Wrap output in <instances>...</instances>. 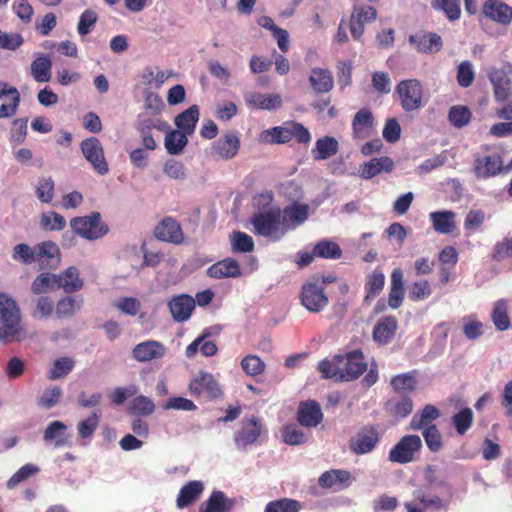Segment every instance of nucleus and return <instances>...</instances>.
I'll use <instances>...</instances> for the list:
<instances>
[{"mask_svg": "<svg viewBox=\"0 0 512 512\" xmlns=\"http://www.w3.org/2000/svg\"><path fill=\"white\" fill-rule=\"evenodd\" d=\"M368 368L362 350L355 349L343 355H335L331 359H323L318 370L325 379L337 382H350L358 379Z\"/></svg>", "mask_w": 512, "mask_h": 512, "instance_id": "obj_1", "label": "nucleus"}, {"mask_svg": "<svg viewBox=\"0 0 512 512\" xmlns=\"http://www.w3.org/2000/svg\"><path fill=\"white\" fill-rule=\"evenodd\" d=\"M27 331L22 324V315L17 302L0 292V342L9 344L21 342Z\"/></svg>", "mask_w": 512, "mask_h": 512, "instance_id": "obj_2", "label": "nucleus"}, {"mask_svg": "<svg viewBox=\"0 0 512 512\" xmlns=\"http://www.w3.org/2000/svg\"><path fill=\"white\" fill-rule=\"evenodd\" d=\"M259 139L265 144H287L293 139L298 144H308L311 134L302 123L287 121L281 126L264 130Z\"/></svg>", "mask_w": 512, "mask_h": 512, "instance_id": "obj_3", "label": "nucleus"}, {"mask_svg": "<svg viewBox=\"0 0 512 512\" xmlns=\"http://www.w3.org/2000/svg\"><path fill=\"white\" fill-rule=\"evenodd\" d=\"M251 223L256 235L272 238L275 241L283 236L281 234V209L278 207L255 213L251 218Z\"/></svg>", "mask_w": 512, "mask_h": 512, "instance_id": "obj_4", "label": "nucleus"}, {"mask_svg": "<svg viewBox=\"0 0 512 512\" xmlns=\"http://www.w3.org/2000/svg\"><path fill=\"white\" fill-rule=\"evenodd\" d=\"M395 93L398 95L400 106L405 112L418 110L425 104L423 101V86L417 79L400 81L396 86Z\"/></svg>", "mask_w": 512, "mask_h": 512, "instance_id": "obj_5", "label": "nucleus"}, {"mask_svg": "<svg viewBox=\"0 0 512 512\" xmlns=\"http://www.w3.org/2000/svg\"><path fill=\"white\" fill-rule=\"evenodd\" d=\"M74 233L87 240H95L103 237L108 232V227L101 221L99 212H92L89 216L75 217L70 221Z\"/></svg>", "mask_w": 512, "mask_h": 512, "instance_id": "obj_6", "label": "nucleus"}, {"mask_svg": "<svg viewBox=\"0 0 512 512\" xmlns=\"http://www.w3.org/2000/svg\"><path fill=\"white\" fill-rule=\"evenodd\" d=\"M301 304L312 313L323 311L328 305V296L319 278H313L302 285L300 293Z\"/></svg>", "mask_w": 512, "mask_h": 512, "instance_id": "obj_7", "label": "nucleus"}, {"mask_svg": "<svg viewBox=\"0 0 512 512\" xmlns=\"http://www.w3.org/2000/svg\"><path fill=\"white\" fill-rule=\"evenodd\" d=\"M422 440L418 435H404L389 451L388 459L393 463L407 464L415 459L422 449Z\"/></svg>", "mask_w": 512, "mask_h": 512, "instance_id": "obj_8", "label": "nucleus"}, {"mask_svg": "<svg viewBox=\"0 0 512 512\" xmlns=\"http://www.w3.org/2000/svg\"><path fill=\"white\" fill-rule=\"evenodd\" d=\"M380 433L376 425H366L360 428L349 440V449L355 455L372 452L380 442Z\"/></svg>", "mask_w": 512, "mask_h": 512, "instance_id": "obj_9", "label": "nucleus"}, {"mask_svg": "<svg viewBox=\"0 0 512 512\" xmlns=\"http://www.w3.org/2000/svg\"><path fill=\"white\" fill-rule=\"evenodd\" d=\"M188 389L192 396H204L210 400L217 399L222 395V390L213 375L206 371H200L190 381Z\"/></svg>", "mask_w": 512, "mask_h": 512, "instance_id": "obj_10", "label": "nucleus"}, {"mask_svg": "<svg viewBox=\"0 0 512 512\" xmlns=\"http://www.w3.org/2000/svg\"><path fill=\"white\" fill-rule=\"evenodd\" d=\"M81 151L85 159L99 175H106L109 166L104 156L103 147L96 137H90L81 142Z\"/></svg>", "mask_w": 512, "mask_h": 512, "instance_id": "obj_11", "label": "nucleus"}, {"mask_svg": "<svg viewBox=\"0 0 512 512\" xmlns=\"http://www.w3.org/2000/svg\"><path fill=\"white\" fill-rule=\"evenodd\" d=\"M504 170L503 158L498 153L477 155L473 163V171L477 178L488 179L499 175Z\"/></svg>", "mask_w": 512, "mask_h": 512, "instance_id": "obj_12", "label": "nucleus"}, {"mask_svg": "<svg viewBox=\"0 0 512 512\" xmlns=\"http://www.w3.org/2000/svg\"><path fill=\"white\" fill-rule=\"evenodd\" d=\"M377 18V11L373 6H354L350 17V32L355 40H359L364 33L365 24L372 23Z\"/></svg>", "mask_w": 512, "mask_h": 512, "instance_id": "obj_13", "label": "nucleus"}, {"mask_svg": "<svg viewBox=\"0 0 512 512\" xmlns=\"http://www.w3.org/2000/svg\"><path fill=\"white\" fill-rule=\"evenodd\" d=\"M309 216V206L294 202L281 210L282 231L284 235L289 229H295L303 224Z\"/></svg>", "mask_w": 512, "mask_h": 512, "instance_id": "obj_14", "label": "nucleus"}, {"mask_svg": "<svg viewBox=\"0 0 512 512\" xmlns=\"http://www.w3.org/2000/svg\"><path fill=\"white\" fill-rule=\"evenodd\" d=\"M18 89L8 82L0 81V118L13 117L20 105Z\"/></svg>", "mask_w": 512, "mask_h": 512, "instance_id": "obj_15", "label": "nucleus"}, {"mask_svg": "<svg viewBox=\"0 0 512 512\" xmlns=\"http://www.w3.org/2000/svg\"><path fill=\"white\" fill-rule=\"evenodd\" d=\"M154 236L163 242L181 244L184 240V233L180 223L173 217L167 216L155 227Z\"/></svg>", "mask_w": 512, "mask_h": 512, "instance_id": "obj_16", "label": "nucleus"}, {"mask_svg": "<svg viewBox=\"0 0 512 512\" xmlns=\"http://www.w3.org/2000/svg\"><path fill=\"white\" fill-rule=\"evenodd\" d=\"M262 430V423L257 417L243 420L240 430L235 434V444L238 448L245 449L257 441Z\"/></svg>", "mask_w": 512, "mask_h": 512, "instance_id": "obj_17", "label": "nucleus"}, {"mask_svg": "<svg viewBox=\"0 0 512 512\" xmlns=\"http://www.w3.org/2000/svg\"><path fill=\"white\" fill-rule=\"evenodd\" d=\"M487 76L493 86L494 97L497 102H504L512 95V83L507 72L495 67L488 70Z\"/></svg>", "mask_w": 512, "mask_h": 512, "instance_id": "obj_18", "label": "nucleus"}, {"mask_svg": "<svg viewBox=\"0 0 512 512\" xmlns=\"http://www.w3.org/2000/svg\"><path fill=\"white\" fill-rule=\"evenodd\" d=\"M398 330V321L395 316L381 317L374 325L372 331L373 341L379 346L392 342Z\"/></svg>", "mask_w": 512, "mask_h": 512, "instance_id": "obj_19", "label": "nucleus"}, {"mask_svg": "<svg viewBox=\"0 0 512 512\" xmlns=\"http://www.w3.org/2000/svg\"><path fill=\"white\" fill-rule=\"evenodd\" d=\"M296 419L303 427H317L323 420L320 404L315 400L302 401L299 404Z\"/></svg>", "mask_w": 512, "mask_h": 512, "instance_id": "obj_20", "label": "nucleus"}, {"mask_svg": "<svg viewBox=\"0 0 512 512\" xmlns=\"http://www.w3.org/2000/svg\"><path fill=\"white\" fill-rule=\"evenodd\" d=\"M136 128L141 136L142 144L145 149L152 151L156 149L157 145L151 131L153 129H157L158 131H167L169 129V125L163 120L145 118L138 121Z\"/></svg>", "mask_w": 512, "mask_h": 512, "instance_id": "obj_21", "label": "nucleus"}, {"mask_svg": "<svg viewBox=\"0 0 512 512\" xmlns=\"http://www.w3.org/2000/svg\"><path fill=\"white\" fill-rule=\"evenodd\" d=\"M36 262L41 268H56L60 262V250L53 241H44L35 245Z\"/></svg>", "mask_w": 512, "mask_h": 512, "instance_id": "obj_22", "label": "nucleus"}, {"mask_svg": "<svg viewBox=\"0 0 512 512\" xmlns=\"http://www.w3.org/2000/svg\"><path fill=\"white\" fill-rule=\"evenodd\" d=\"M240 149V139L235 132L220 137L213 145L212 152L223 160L234 158Z\"/></svg>", "mask_w": 512, "mask_h": 512, "instance_id": "obj_23", "label": "nucleus"}, {"mask_svg": "<svg viewBox=\"0 0 512 512\" xmlns=\"http://www.w3.org/2000/svg\"><path fill=\"white\" fill-rule=\"evenodd\" d=\"M483 14L502 25H509L512 21V7L496 0H485L482 7Z\"/></svg>", "mask_w": 512, "mask_h": 512, "instance_id": "obj_24", "label": "nucleus"}, {"mask_svg": "<svg viewBox=\"0 0 512 512\" xmlns=\"http://www.w3.org/2000/svg\"><path fill=\"white\" fill-rule=\"evenodd\" d=\"M172 318L177 322H183L190 318L195 309L194 298L187 294L173 297L168 303Z\"/></svg>", "mask_w": 512, "mask_h": 512, "instance_id": "obj_25", "label": "nucleus"}, {"mask_svg": "<svg viewBox=\"0 0 512 512\" xmlns=\"http://www.w3.org/2000/svg\"><path fill=\"white\" fill-rule=\"evenodd\" d=\"M353 477L351 473L344 469H331L323 472L318 484L324 489L338 487V489L348 488L352 484Z\"/></svg>", "mask_w": 512, "mask_h": 512, "instance_id": "obj_26", "label": "nucleus"}, {"mask_svg": "<svg viewBox=\"0 0 512 512\" xmlns=\"http://www.w3.org/2000/svg\"><path fill=\"white\" fill-rule=\"evenodd\" d=\"M207 275L214 279L237 278L242 275L239 263L231 257H227L212 264L207 269Z\"/></svg>", "mask_w": 512, "mask_h": 512, "instance_id": "obj_27", "label": "nucleus"}, {"mask_svg": "<svg viewBox=\"0 0 512 512\" xmlns=\"http://www.w3.org/2000/svg\"><path fill=\"white\" fill-rule=\"evenodd\" d=\"M165 353V347L162 343L148 340L137 344L132 351V356L139 362H147L153 359L161 358Z\"/></svg>", "mask_w": 512, "mask_h": 512, "instance_id": "obj_28", "label": "nucleus"}, {"mask_svg": "<svg viewBox=\"0 0 512 512\" xmlns=\"http://www.w3.org/2000/svg\"><path fill=\"white\" fill-rule=\"evenodd\" d=\"M409 43L414 45L416 50L422 53L438 52L443 46L441 37L432 32L410 35Z\"/></svg>", "mask_w": 512, "mask_h": 512, "instance_id": "obj_29", "label": "nucleus"}, {"mask_svg": "<svg viewBox=\"0 0 512 512\" xmlns=\"http://www.w3.org/2000/svg\"><path fill=\"white\" fill-rule=\"evenodd\" d=\"M374 117L370 109L362 108L354 116L352 131L354 139H365L371 134Z\"/></svg>", "mask_w": 512, "mask_h": 512, "instance_id": "obj_30", "label": "nucleus"}, {"mask_svg": "<svg viewBox=\"0 0 512 512\" xmlns=\"http://www.w3.org/2000/svg\"><path fill=\"white\" fill-rule=\"evenodd\" d=\"M83 286L84 281L75 266H70L57 274V289H63L66 293H74L81 290Z\"/></svg>", "mask_w": 512, "mask_h": 512, "instance_id": "obj_31", "label": "nucleus"}, {"mask_svg": "<svg viewBox=\"0 0 512 512\" xmlns=\"http://www.w3.org/2000/svg\"><path fill=\"white\" fill-rule=\"evenodd\" d=\"M394 169V161L388 156L372 158L365 162L360 169V176L363 179H371L382 172L389 173Z\"/></svg>", "mask_w": 512, "mask_h": 512, "instance_id": "obj_32", "label": "nucleus"}, {"mask_svg": "<svg viewBox=\"0 0 512 512\" xmlns=\"http://www.w3.org/2000/svg\"><path fill=\"white\" fill-rule=\"evenodd\" d=\"M235 501L227 498L222 491H213L209 498L199 506V512H229Z\"/></svg>", "mask_w": 512, "mask_h": 512, "instance_id": "obj_33", "label": "nucleus"}, {"mask_svg": "<svg viewBox=\"0 0 512 512\" xmlns=\"http://www.w3.org/2000/svg\"><path fill=\"white\" fill-rule=\"evenodd\" d=\"M309 83L315 93H328L334 87L332 73L328 69L313 68L309 77Z\"/></svg>", "mask_w": 512, "mask_h": 512, "instance_id": "obj_34", "label": "nucleus"}, {"mask_svg": "<svg viewBox=\"0 0 512 512\" xmlns=\"http://www.w3.org/2000/svg\"><path fill=\"white\" fill-rule=\"evenodd\" d=\"M204 485L201 481L193 480L186 483L179 491L176 499V505L183 509L194 503L202 494Z\"/></svg>", "mask_w": 512, "mask_h": 512, "instance_id": "obj_35", "label": "nucleus"}, {"mask_svg": "<svg viewBox=\"0 0 512 512\" xmlns=\"http://www.w3.org/2000/svg\"><path fill=\"white\" fill-rule=\"evenodd\" d=\"M404 299V281L403 272L400 268H395L391 273V285L388 295V305L392 309L401 306Z\"/></svg>", "mask_w": 512, "mask_h": 512, "instance_id": "obj_36", "label": "nucleus"}, {"mask_svg": "<svg viewBox=\"0 0 512 512\" xmlns=\"http://www.w3.org/2000/svg\"><path fill=\"white\" fill-rule=\"evenodd\" d=\"M199 120V107L192 105L182 113L175 117V125L178 130L192 135L195 131L196 124Z\"/></svg>", "mask_w": 512, "mask_h": 512, "instance_id": "obj_37", "label": "nucleus"}, {"mask_svg": "<svg viewBox=\"0 0 512 512\" xmlns=\"http://www.w3.org/2000/svg\"><path fill=\"white\" fill-rule=\"evenodd\" d=\"M433 229L441 234H450L454 231L455 213L453 211H435L430 213Z\"/></svg>", "mask_w": 512, "mask_h": 512, "instance_id": "obj_38", "label": "nucleus"}, {"mask_svg": "<svg viewBox=\"0 0 512 512\" xmlns=\"http://www.w3.org/2000/svg\"><path fill=\"white\" fill-rule=\"evenodd\" d=\"M338 150V141L334 137L325 136L316 141L315 147L312 149V156L317 161L326 160L337 154Z\"/></svg>", "mask_w": 512, "mask_h": 512, "instance_id": "obj_39", "label": "nucleus"}, {"mask_svg": "<svg viewBox=\"0 0 512 512\" xmlns=\"http://www.w3.org/2000/svg\"><path fill=\"white\" fill-rule=\"evenodd\" d=\"M385 285V275L379 269L373 270L366 278L365 290L366 295L364 302L369 304L374 300L383 290Z\"/></svg>", "mask_w": 512, "mask_h": 512, "instance_id": "obj_40", "label": "nucleus"}, {"mask_svg": "<svg viewBox=\"0 0 512 512\" xmlns=\"http://www.w3.org/2000/svg\"><path fill=\"white\" fill-rule=\"evenodd\" d=\"M440 416L439 410L431 404H427L424 408L414 414L410 422L412 430H424L428 426H432V422Z\"/></svg>", "mask_w": 512, "mask_h": 512, "instance_id": "obj_41", "label": "nucleus"}, {"mask_svg": "<svg viewBox=\"0 0 512 512\" xmlns=\"http://www.w3.org/2000/svg\"><path fill=\"white\" fill-rule=\"evenodd\" d=\"M67 426L58 420L51 422L44 431L45 442L53 443L54 447H63L69 444L68 438L64 436Z\"/></svg>", "mask_w": 512, "mask_h": 512, "instance_id": "obj_42", "label": "nucleus"}, {"mask_svg": "<svg viewBox=\"0 0 512 512\" xmlns=\"http://www.w3.org/2000/svg\"><path fill=\"white\" fill-rule=\"evenodd\" d=\"M247 103L256 109L274 110L281 106L282 100L278 94L253 93L246 98Z\"/></svg>", "mask_w": 512, "mask_h": 512, "instance_id": "obj_43", "label": "nucleus"}, {"mask_svg": "<svg viewBox=\"0 0 512 512\" xmlns=\"http://www.w3.org/2000/svg\"><path fill=\"white\" fill-rule=\"evenodd\" d=\"M164 145L170 155L180 154L188 144L187 134L176 129L167 130Z\"/></svg>", "mask_w": 512, "mask_h": 512, "instance_id": "obj_44", "label": "nucleus"}, {"mask_svg": "<svg viewBox=\"0 0 512 512\" xmlns=\"http://www.w3.org/2000/svg\"><path fill=\"white\" fill-rule=\"evenodd\" d=\"M417 371L413 370L407 373L398 374L392 377L390 381L391 387L398 393L412 392L417 387L416 379Z\"/></svg>", "mask_w": 512, "mask_h": 512, "instance_id": "obj_45", "label": "nucleus"}, {"mask_svg": "<svg viewBox=\"0 0 512 512\" xmlns=\"http://www.w3.org/2000/svg\"><path fill=\"white\" fill-rule=\"evenodd\" d=\"M66 227V219L55 211L43 212L40 217V228L46 232L61 231Z\"/></svg>", "mask_w": 512, "mask_h": 512, "instance_id": "obj_46", "label": "nucleus"}, {"mask_svg": "<svg viewBox=\"0 0 512 512\" xmlns=\"http://www.w3.org/2000/svg\"><path fill=\"white\" fill-rule=\"evenodd\" d=\"M314 255L323 259H339L342 249L336 242L324 239L315 244Z\"/></svg>", "mask_w": 512, "mask_h": 512, "instance_id": "obj_47", "label": "nucleus"}, {"mask_svg": "<svg viewBox=\"0 0 512 512\" xmlns=\"http://www.w3.org/2000/svg\"><path fill=\"white\" fill-rule=\"evenodd\" d=\"M491 319L499 331H506L510 328V318L508 316V306L504 300H498L494 304Z\"/></svg>", "mask_w": 512, "mask_h": 512, "instance_id": "obj_48", "label": "nucleus"}, {"mask_svg": "<svg viewBox=\"0 0 512 512\" xmlns=\"http://www.w3.org/2000/svg\"><path fill=\"white\" fill-rule=\"evenodd\" d=\"M51 66L50 59L46 56H40L36 58L31 64V74L33 78L39 82H47L51 78Z\"/></svg>", "mask_w": 512, "mask_h": 512, "instance_id": "obj_49", "label": "nucleus"}, {"mask_svg": "<svg viewBox=\"0 0 512 512\" xmlns=\"http://www.w3.org/2000/svg\"><path fill=\"white\" fill-rule=\"evenodd\" d=\"M229 238L234 253H249L254 250L253 238L244 232L234 231Z\"/></svg>", "mask_w": 512, "mask_h": 512, "instance_id": "obj_50", "label": "nucleus"}, {"mask_svg": "<svg viewBox=\"0 0 512 512\" xmlns=\"http://www.w3.org/2000/svg\"><path fill=\"white\" fill-rule=\"evenodd\" d=\"M473 420L474 415L472 410L466 407L453 415L452 424L457 434L464 435L472 427Z\"/></svg>", "mask_w": 512, "mask_h": 512, "instance_id": "obj_51", "label": "nucleus"}, {"mask_svg": "<svg viewBox=\"0 0 512 512\" xmlns=\"http://www.w3.org/2000/svg\"><path fill=\"white\" fill-rule=\"evenodd\" d=\"M432 7L443 11L450 21H455L460 18V0H433Z\"/></svg>", "mask_w": 512, "mask_h": 512, "instance_id": "obj_52", "label": "nucleus"}, {"mask_svg": "<svg viewBox=\"0 0 512 512\" xmlns=\"http://www.w3.org/2000/svg\"><path fill=\"white\" fill-rule=\"evenodd\" d=\"M129 411L135 416H149L155 411V405L150 398L140 395L133 398Z\"/></svg>", "mask_w": 512, "mask_h": 512, "instance_id": "obj_53", "label": "nucleus"}, {"mask_svg": "<svg viewBox=\"0 0 512 512\" xmlns=\"http://www.w3.org/2000/svg\"><path fill=\"white\" fill-rule=\"evenodd\" d=\"M74 368V361L69 357H61L55 360L49 373L48 379L57 380L66 377Z\"/></svg>", "mask_w": 512, "mask_h": 512, "instance_id": "obj_54", "label": "nucleus"}, {"mask_svg": "<svg viewBox=\"0 0 512 512\" xmlns=\"http://www.w3.org/2000/svg\"><path fill=\"white\" fill-rule=\"evenodd\" d=\"M50 289H57V274L42 273L34 279L31 285V290L35 294H42Z\"/></svg>", "mask_w": 512, "mask_h": 512, "instance_id": "obj_55", "label": "nucleus"}, {"mask_svg": "<svg viewBox=\"0 0 512 512\" xmlns=\"http://www.w3.org/2000/svg\"><path fill=\"white\" fill-rule=\"evenodd\" d=\"M301 504L290 498H281L267 503L264 512H299Z\"/></svg>", "mask_w": 512, "mask_h": 512, "instance_id": "obj_56", "label": "nucleus"}, {"mask_svg": "<svg viewBox=\"0 0 512 512\" xmlns=\"http://www.w3.org/2000/svg\"><path fill=\"white\" fill-rule=\"evenodd\" d=\"M470 110L463 105L452 106L448 113V119L455 128H462L471 121Z\"/></svg>", "mask_w": 512, "mask_h": 512, "instance_id": "obj_57", "label": "nucleus"}, {"mask_svg": "<svg viewBox=\"0 0 512 512\" xmlns=\"http://www.w3.org/2000/svg\"><path fill=\"white\" fill-rule=\"evenodd\" d=\"M36 196L42 203H50L55 193V183L51 177H40L36 185Z\"/></svg>", "mask_w": 512, "mask_h": 512, "instance_id": "obj_58", "label": "nucleus"}, {"mask_svg": "<svg viewBox=\"0 0 512 512\" xmlns=\"http://www.w3.org/2000/svg\"><path fill=\"white\" fill-rule=\"evenodd\" d=\"M416 502L421 504L424 509L434 508L435 510L447 509L448 504H445L438 495L428 497L423 489H417L413 492Z\"/></svg>", "mask_w": 512, "mask_h": 512, "instance_id": "obj_59", "label": "nucleus"}, {"mask_svg": "<svg viewBox=\"0 0 512 512\" xmlns=\"http://www.w3.org/2000/svg\"><path fill=\"white\" fill-rule=\"evenodd\" d=\"M422 435L431 452L438 453L443 448L442 435L436 425L426 427L422 430Z\"/></svg>", "mask_w": 512, "mask_h": 512, "instance_id": "obj_60", "label": "nucleus"}, {"mask_svg": "<svg viewBox=\"0 0 512 512\" xmlns=\"http://www.w3.org/2000/svg\"><path fill=\"white\" fill-rule=\"evenodd\" d=\"M283 441L288 445H301L307 442L305 433L295 424H287L282 428Z\"/></svg>", "mask_w": 512, "mask_h": 512, "instance_id": "obj_61", "label": "nucleus"}, {"mask_svg": "<svg viewBox=\"0 0 512 512\" xmlns=\"http://www.w3.org/2000/svg\"><path fill=\"white\" fill-rule=\"evenodd\" d=\"M82 300L76 302L73 297L66 296L61 298L56 305L55 313L58 318L71 317L80 309Z\"/></svg>", "mask_w": 512, "mask_h": 512, "instance_id": "obj_62", "label": "nucleus"}, {"mask_svg": "<svg viewBox=\"0 0 512 512\" xmlns=\"http://www.w3.org/2000/svg\"><path fill=\"white\" fill-rule=\"evenodd\" d=\"M100 418L101 412L94 411L88 418L80 421L77 427L80 437L84 439L91 437L99 426Z\"/></svg>", "mask_w": 512, "mask_h": 512, "instance_id": "obj_63", "label": "nucleus"}, {"mask_svg": "<svg viewBox=\"0 0 512 512\" xmlns=\"http://www.w3.org/2000/svg\"><path fill=\"white\" fill-rule=\"evenodd\" d=\"M491 258L496 262L512 259V236L505 237L494 245Z\"/></svg>", "mask_w": 512, "mask_h": 512, "instance_id": "obj_64", "label": "nucleus"}]
</instances>
